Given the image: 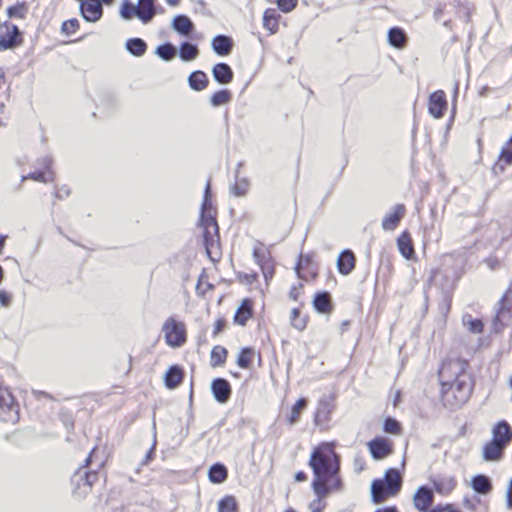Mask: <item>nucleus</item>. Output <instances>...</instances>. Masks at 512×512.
I'll return each instance as SVG.
<instances>
[{"label":"nucleus","instance_id":"35","mask_svg":"<svg viewBox=\"0 0 512 512\" xmlns=\"http://www.w3.org/2000/svg\"><path fill=\"white\" fill-rule=\"evenodd\" d=\"M208 477L210 482L214 484H221L227 479L228 470L223 464H213L209 469Z\"/></svg>","mask_w":512,"mask_h":512},{"label":"nucleus","instance_id":"57","mask_svg":"<svg viewBox=\"0 0 512 512\" xmlns=\"http://www.w3.org/2000/svg\"><path fill=\"white\" fill-rule=\"evenodd\" d=\"M486 264L491 268V269H496L498 267H500V261L498 258L496 257H490V258H487L485 260Z\"/></svg>","mask_w":512,"mask_h":512},{"label":"nucleus","instance_id":"61","mask_svg":"<svg viewBox=\"0 0 512 512\" xmlns=\"http://www.w3.org/2000/svg\"><path fill=\"white\" fill-rule=\"evenodd\" d=\"M6 238V236L0 235V254L3 252Z\"/></svg>","mask_w":512,"mask_h":512},{"label":"nucleus","instance_id":"18","mask_svg":"<svg viewBox=\"0 0 512 512\" xmlns=\"http://www.w3.org/2000/svg\"><path fill=\"white\" fill-rule=\"evenodd\" d=\"M406 207L404 204H396L390 213L384 216L381 226L386 231L395 230L405 216Z\"/></svg>","mask_w":512,"mask_h":512},{"label":"nucleus","instance_id":"17","mask_svg":"<svg viewBox=\"0 0 512 512\" xmlns=\"http://www.w3.org/2000/svg\"><path fill=\"white\" fill-rule=\"evenodd\" d=\"M80 11L82 17L89 22L98 21L103 14V8L99 0H82Z\"/></svg>","mask_w":512,"mask_h":512},{"label":"nucleus","instance_id":"39","mask_svg":"<svg viewBox=\"0 0 512 512\" xmlns=\"http://www.w3.org/2000/svg\"><path fill=\"white\" fill-rule=\"evenodd\" d=\"M179 54L183 61H192L197 58L199 50L196 45L184 42L180 46Z\"/></svg>","mask_w":512,"mask_h":512},{"label":"nucleus","instance_id":"52","mask_svg":"<svg viewBox=\"0 0 512 512\" xmlns=\"http://www.w3.org/2000/svg\"><path fill=\"white\" fill-rule=\"evenodd\" d=\"M304 292V285L302 283H297L291 286L288 292V296L294 302H298L300 297Z\"/></svg>","mask_w":512,"mask_h":512},{"label":"nucleus","instance_id":"51","mask_svg":"<svg viewBox=\"0 0 512 512\" xmlns=\"http://www.w3.org/2000/svg\"><path fill=\"white\" fill-rule=\"evenodd\" d=\"M237 280L242 284L252 285L258 281V273L256 271L239 272Z\"/></svg>","mask_w":512,"mask_h":512},{"label":"nucleus","instance_id":"33","mask_svg":"<svg viewBox=\"0 0 512 512\" xmlns=\"http://www.w3.org/2000/svg\"><path fill=\"white\" fill-rule=\"evenodd\" d=\"M188 83L191 89L202 91L208 87L209 79L205 72L198 70L189 75Z\"/></svg>","mask_w":512,"mask_h":512},{"label":"nucleus","instance_id":"4","mask_svg":"<svg viewBox=\"0 0 512 512\" xmlns=\"http://www.w3.org/2000/svg\"><path fill=\"white\" fill-rule=\"evenodd\" d=\"M511 444L512 426L507 420H499L491 427V438L482 446V458L487 462H499Z\"/></svg>","mask_w":512,"mask_h":512},{"label":"nucleus","instance_id":"54","mask_svg":"<svg viewBox=\"0 0 512 512\" xmlns=\"http://www.w3.org/2000/svg\"><path fill=\"white\" fill-rule=\"evenodd\" d=\"M11 294L5 290H0V304L3 307H8L11 304Z\"/></svg>","mask_w":512,"mask_h":512},{"label":"nucleus","instance_id":"23","mask_svg":"<svg viewBox=\"0 0 512 512\" xmlns=\"http://www.w3.org/2000/svg\"><path fill=\"white\" fill-rule=\"evenodd\" d=\"M281 15L275 8H267L263 13V27L272 35L279 31Z\"/></svg>","mask_w":512,"mask_h":512},{"label":"nucleus","instance_id":"11","mask_svg":"<svg viewBox=\"0 0 512 512\" xmlns=\"http://www.w3.org/2000/svg\"><path fill=\"white\" fill-rule=\"evenodd\" d=\"M5 31L0 33V51H5L23 44L24 39L17 25L5 21L1 25Z\"/></svg>","mask_w":512,"mask_h":512},{"label":"nucleus","instance_id":"12","mask_svg":"<svg viewBox=\"0 0 512 512\" xmlns=\"http://www.w3.org/2000/svg\"><path fill=\"white\" fill-rule=\"evenodd\" d=\"M255 316V301L250 297L243 298L234 315L233 323L240 327H245Z\"/></svg>","mask_w":512,"mask_h":512},{"label":"nucleus","instance_id":"10","mask_svg":"<svg viewBox=\"0 0 512 512\" xmlns=\"http://www.w3.org/2000/svg\"><path fill=\"white\" fill-rule=\"evenodd\" d=\"M18 416V404L10 389L0 383V419L14 422Z\"/></svg>","mask_w":512,"mask_h":512},{"label":"nucleus","instance_id":"8","mask_svg":"<svg viewBox=\"0 0 512 512\" xmlns=\"http://www.w3.org/2000/svg\"><path fill=\"white\" fill-rule=\"evenodd\" d=\"M295 272L299 279L305 282H314L319 276V265L315 260V254L300 253L295 265Z\"/></svg>","mask_w":512,"mask_h":512},{"label":"nucleus","instance_id":"24","mask_svg":"<svg viewBox=\"0 0 512 512\" xmlns=\"http://www.w3.org/2000/svg\"><path fill=\"white\" fill-rule=\"evenodd\" d=\"M22 180H33L41 183H48L54 181V172L51 168L49 161L44 162V168L42 170H35L26 176L22 177Z\"/></svg>","mask_w":512,"mask_h":512},{"label":"nucleus","instance_id":"29","mask_svg":"<svg viewBox=\"0 0 512 512\" xmlns=\"http://www.w3.org/2000/svg\"><path fill=\"white\" fill-rule=\"evenodd\" d=\"M233 47L232 39L225 35H218L212 40V48L219 56H227Z\"/></svg>","mask_w":512,"mask_h":512},{"label":"nucleus","instance_id":"53","mask_svg":"<svg viewBox=\"0 0 512 512\" xmlns=\"http://www.w3.org/2000/svg\"><path fill=\"white\" fill-rule=\"evenodd\" d=\"M298 5V0H277V6L283 13L292 12Z\"/></svg>","mask_w":512,"mask_h":512},{"label":"nucleus","instance_id":"28","mask_svg":"<svg viewBox=\"0 0 512 512\" xmlns=\"http://www.w3.org/2000/svg\"><path fill=\"white\" fill-rule=\"evenodd\" d=\"M472 489L482 495L490 494L493 490V484L491 479L483 474H478L471 479Z\"/></svg>","mask_w":512,"mask_h":512},{"label":"nucleus","instance_id":"42","mask_svg":"<svg viewBox=\"0 0 512 512\" xmlns=\"http://www.w3.org/2000/svg\"><path fill=\"white\" fill-rule=\"evenodd\" d=\"M84 492H91L93 485L98 481V471H86L81 473Z\"/></svg>","mask_w":512,"mask_h":512},{"label":"nucleus","instance_id":"43","mask_svg":"<svg viewBox=\"0 0 512 512\" xmlns=\"http://www.w3.org/2000/svg\"><path fill=\"white\" fill-rule=\"evenodd\" d=\"M176 53V48L170 43L160 45L156 49V54L165 61L172 60Z\"/></svg>","mask_w":512,"mask_h":512},{"label":"nucleus","instance_id":"20","mask_svg":"<svg viewBox=\"0 0 512 512\" xmlns=\"http://www.w3.org/2000/svg\"><path fill=\"white\" fill-rule=\"evenodd\" d=\"M313 308L321 314H331L334 310L331 294L327 291L315 293L312 301Z\"/></svg>","mask_w":512,"mask_h":512},{"label":"nucleus","instance_id":"27","mask_svg":"<svg viewBox=\"0 0 512 512\" xmlns=\"http://www.w3.org/2000/svg\"><path fill=\"white\" fill-rule=\"evenodd\" d=\"M308 405V401L305 398L298 399L295 404L291 407L290 411L287 413L285 417V421L287 425L293 426L297 424L300 419L302 413L306 410Z\"/></svg>","mask_w":512,"mask_h":512},{"label":"nucleus","instance_id":"34","mask_svg":"<svg viewBox=\"0 0 512 512\" xmlns=\"http://www.w3.org/2000/svg\"><path fill=\"white\" fill-rule=\"evenodd\" d=\"M388 41L391 46L401 49L407 43V35L402 28L393 27L388 31Z\"/></svg>","mask_w":512,"mask_h":512},{"label":"nucleus","instance_id":"16","mask_svg":"<svg viewBox=\"0 0 512 512\" xmlns=\"http://www.w3.org/2000/svg\"><path fill=\"white\" fill-rule=\"evenodd\" d=\"M255 359L258 360L259 365L262 362L261 352L256 351L255 348L247 346L239 350L236 357V364L239 368L244 370H250L253 367Z\"/></svg>","mask_w":512,"mask_h":512},{"label":"nucleus","instance_id":"26","mask_svg":"<svg viewBox=\"0 0 512 512\" xmlns=\"http://www.w3.org/2000/svg\"><path fill=\"white\" fill-rule=\"evenodd\" d=\"M214 79L220 84H229L234 78L232 68L226 63H217L212 69Z\"/></svg>","mask_w":512,"mask_h":512},{"label":"nucleus","instance_id":"9","mask_svg":"<svg viewBox=\"0 0 512 512\" xmlns=\"http://www.w3.org/2000/svg\"><path fill=\"white\" fill-rule=\"evenodd\" d=\"M253 258L260 267L263 277L268 284L275 275V261L269 249L262 243L256 245L253 249Z\"/></svg>","mask_w":512,"mask_h":512},{"label":"nucleus","instance_id":"44","mask_svg":"<svg viewBox=\"0 0 512 512\" xmlns=\"http://www.w3.org/2000/svg\"><path fill=\"white\" fill-rule=\"evenodd\" d=\"M250 183L247 179H237L234 185L231 187V193L234 196L242 197L245 196L249 191Z\"/></svg>","mask_w":512,"mask_h":512},{"label":"nucleus","instance_id":"38","mask_svg":"<svg viewBox=\"0 0 512 512\" xmlns=\"http://www.w3.org/2000/svg\"><path fill=\"white\" fill-rule=\"evenodd\" d=\"M127 50L136 57H141L147 50V44L141 38H131L126 42Z\"/></svg>","mask_w":512,"mask_h":512},{"label":"nucleus","instance_id":"60","mask_svg":"<svg viewBox=\"0 0 512 512\" xmlns=\"http://www.w3.org/2000/svg\"><path fill=\"white\" fill-rule=\"evenodd\" d=\"M375 512H398L396 507H385L382 509H378Z\"/></svg>","mask_w":512,"mask_h":512},{"label":"nucleus","instance_id":"40","mask_svg":"<svg viewBox=\"0 0 512 512\" xmlns=\"http://www.w3.org/2000/svg\"><path fill=\"white\" fill-rule=\"evenodd\" d=\"M232 99V94L228 89H221L211 95L210 103L214 107L225 105Z\"/></svg>","mask_w":512,"mask_h":512},{"label":"nucleus","instance_id":"58","mask_svg":"<svg viewBox=\"0 0 512 512\" xmlns=\"http://www.w3.org/2000/svg\"><path fill=\"white\" fill-rule=\"evenodd\" d=\"M308 479V475L305 471H298L294 475L295 482H305Z\"/></svg>","mask_w":512,"mask_h":512},{"label":"nucleus","instance_id":"25","mask_svg":"<svg viewBox=\"0 0 512 512\" xmlns=\"http://www.w3.org/2000/svg\"><path fill=\"white\" fill-rule=\"evenodd\" d=\"M184 380V371L178 365L171 366L164 376V383L168 389H175L181 385Z\"/></svg>","mask_w":512,"mask_h":512},{"label":"nucleus","instance_id":"6","mask_svg":"<svg viewBox=\"0 0 512 512\" xmlns=\"http://www.w3.org/2000/svg\"><path fill=\"white\" fill-rule=\"evenodd\" d=\"M507 328H512V289L504 292L491 320V333L501 334Z\"/></svg>","mask_w":512,"mask_h":512},{"label":"nucleus","instance_id":"5","mask_svg":"<svg viewBox=\"0 0 512 512\" xmlns=\"http://www.w3.org/2000/svg\"><path fill=\"white\" fill-rule=\"evenodd\" d=\"M402 486V479L399 471L390 468L385 472L383 479H376L371 485L372 499L375 503H382L385 500L396 496Z\"/></svg>","mask_w":512,"mask_h":512},{"label":"nucleus","instance_id":"1","mask_svg":"<svg viewBox=\"0 0 512 512\" xmlns=\"http://www.w3.org/2000/svg\"><path fill=\"white\" fill-rule=\"evenodd\" d=\"M336 447L334 441H322L311 449L308 466L313 475L311 489L315 498L308 504L310 512H323L327 507L326 499L344 489L341 457Z\"/></svg>","mask_w":512,"mask_h":512},{"label":"nucleus","instance_id":"48","mask_svg":"<svg viewBox=\"0 0 512 512\" xmlns=\"http://www.w3.org/2000/svg\"><path fill=\"white\" fill-rule=\"evenodd\" d=\"M383 430L386 433L392 434V435H399L402 431L400 423L391 417H388L384 421Z\"/></svg>","mask_w":512,"mask_h":512},{"label":"nucleus","instance_id":"15","mask_svg":"<svg viewBox=\"0 0 512 512\" xmlns=\"http://www.w3.org/2000/svg\"><path fill=\"white\" fill-rule=\"evenodd\" d=\"M434 502V493L427 486H420L413 497V504L419 512H430Z\"/></svg>","mask_w":512,"mask_h":512},{"label":"nucleus","instance_id":"32","mask_svg":"<svg viewBox=\"0 0 512 512\" xmlns=\"http://www.w3.org/2000/svg\"><path fill=\"white\" fill-rule=\"evenodd\" d=\"M309 322V315L301 311L300 308H293L290 312V324L291 326L302 332L307 328Z\"/></svg>","mask_w":512,"mask_h":512},{"label":"nucleus","instance_id":"56","mask_svg":"<svg viewBox=\"0 0 512 512\" xmlns=\"http://www.w3.org/2000/svg\"><path fill=\"white\" fill-rule=\"evenodd\" d=\"M97 452V447H93L92 450L90 451L89 455L87 456V458L85 459L83 465H82V468H88L92 461H93V457L95 456Z\"/></svg>","mask_w":512,"mask_h":512},{"label":"nucleus","instance_id":"19","mask_svg":"<svg viewBox=\"0 0 512 512\" xmlns=\"http://www.w3.org/2000/svg\"><path fill=\"white\" fill-rule=\"evenodd\" d=\"M211 390L214 398L219 403H226L232 394V388L228 380L216 378L211 383Z\"/></svg>","mask_w":512,"mask_h":512},{"label":"nucleus","instance_id":"30","mask_svg":"<svg viewBox=\"0 0 512 512\" xmlns=\"http://www.w3.org/2000/svg\"><path fill=\"white\" fill-rule=\"evenodd\" d=\"M229 352L222 345H215L210 351V366L212 368L223 367L228 358Z\"/></svg>","mask_w":512,"mask_h":512},{"label":"nucleus","instance_id":"55","mask_svg":"<svg viewBox=\"0 0 512 512\" xmlns=\"http://www.w3.org/2000/svg\"><path fill=\"white\" fill-rule=\"evenodd\" d=\"M506 506L512 509V478L510 479L506 490Z\"/></svg>","mask_w":512,"mask_h":512},{"label":"nucleus","instance_id":"46","mask_svg":"<svg viewBox=\"0 0 512 512\" xmlns=\"http://www.w3.org/2000/svg\"><path fill=\"white\" fill-rule=\"evenodd\" d=\"M464 324L471 333L481 334L484 331L483 321L478 318H472L470 315H468V319L464 321Z\"/></svg>","mask_w":512,"mask_h":512},{"label":"nucleus","instance_id":"37","mask_svg":"<svg viewBox=\"0 0 512 512\" xmlns=\"http://www.w3.org/2000/svg\"><path fill=\"white\" fill-rule=\"evenodd\" d=\"M173 28L180 34L188 36L193 30V23L189 17L178 15L173 20Z\"/></svg>","mask_w":512,"mask_h":512},{"label":"nucleus","instance_id":"13","mask_svg":"<svg viewBox=\"0 0 512 512\" xmlns=\"http://www.w3.org/2000/svg\"><path fill=\"white\" fill-rule=\"evenodd\" d=\"M447 108V96L443 90H436L430 94L428 99V112L433 118H443Z\"/></svg>","mask_w":512,"mask_h":512},{"label":"nucleus","instance_id":"21","mask_svg":"<svg viewBox=\"0 0 512 512\" xmlns=\"http://www.w3.org/2000/svg\"><path fill=\"white\" fill-rule=\"evenodd\" d=\"M356 266V256L353 251L347 249L342 251L337 259V269L342 275H349Z\"/></svg>","mask_w":512,"mask_h":512},{"label":"nucleus","instance_id":"64","mask_svg":"<svg viewBox=\"0 0 512 512\" xmlns=\"http://www.w3.org/2000/svg\"><path fill=\"white\" fill-rule=\"evenodd\" d=\"M3 278H4V270H3L2 266L0 265V283L2 282Z\"/></svg>","mask_w":512,"mask_h":512},{"label":"nucleus","instance_id":"41","mask_svg":"<svg viewBox=\"0 0 512 512\" xmlns=\"http://www.w3.org/2000/svg\"><path fill=\"white\" fill-rule=\"evenodd\" d=\"M218 512H239L236 498L232 495L223 497L218 502Z\"/></svg>","mask_w":512,"mask_h":512},{"label":"nucleus","instance_id":"59","mask_svg":"<svg viewBox=\"0 0 512 512\" xmlns=\"http://www.w3.org/2000/svg\"><path fill=\"white\" fill-rule=\"evenodd\" d=\"M5 84H6L5 71L2 67H0V90L4 87Z\"/></svg>","mask_w":512,"mask_h":512},{"label":"nucleus","instance_id":"36","mask_svg":"<svg viewBox=\"0 0 512 512\" xmlns=\"http://www.w3.org/2000/svg\"><path fill=\"white\" fill-rule=\"evenodd\" d=\"M29 12V4L25 1L17 2L16 4L9 6L6 13L9 18L24 20L26 19Z\"/></svg>","mask_w":512,"mask_h":512},{"label":"nucleus","instance_id":"47","mask_svg":"<svg viewBox=\"0 0 512 512\" xmlns=\"http://www.w3.org/2000/svg\"><path fill=\"white\" fill-rule=\"evenodd\" d=\"M79 29L80 23L76 18L66 20L61 25V32L67 36L75 34Z\"/></svg>","mask_w":512,"mask_h":512},{"label":"nucleus","instance_id":"45","mask_svg":"<svg viewBox=\"0 0 512 512\" xmlns=\"http://www.w3.org/2000/svg\"><path fill=\"white\" fill-rule=\"evenodd\" d=\"M120 15L126 20L132 19L134 16L138 17L137 6L125 0L120 8Z\"/></svg>","mask_w":512,"mask_h":512},{"label":"nucleus","instance_id":"3","mask_svg":"<svg viewBox=\"0 0 512 512\" xmlns=\"http://www.w3.org/2000/svg\"><path fill=\"white\" fill-rule=\"evenodd\" d=\"M217 211L211 201L210 183L207 184L202 203L199 226L202 230L203 244L209 259L217 263L222 258Z\"/></svg>","mask_w":512,"mask_h":512},{"label":"nucleus","instance_id":"22","mask_svg":"<svg viewBox=\"0 0 512 512\" xmlns=\"http://www.w3.org/2000/svg\"><path fill=\"white\" fill-rule=\"evenodd\" d=\"M397 247L400 254L407 260L415 258V248L410 233L405 230L397 238Z\"/></svg>","mask_w":512,"mask_h":512},{"label":"nucleus","instance_id":"49","mask_svg":"<svg viewBox=\"0 0 512 512\" xmlns=\"http://www.w3.org/2000/svg\"><path fill=\"white\" fill-rule=\"evenodd\" d=\"M72 484L74 486L73 493L79 497L86 496L89 492H84L81 488L83 487L82 476L80 470H78L71 479Z\"/></svg>","mask_w":512,"mask_h":512},{"label":"nucleus","instance_id":"50","mask_svg":"<svg viewBox=\"0 0 512 512\" xmlns=\"http://www.w3.org/2000/svg\"><path fill=\"white\" fill-rule=\"evenodd\" d=\"M228 326V322L225 317L219 316L213 323L212 326V337L217 338L221 333H223Z\"/></svg>","mask_w":512,"mask_h":512},{"label":"nucleus","instance_id":"7","mask_svg":"<svg viewBox=\"0 0 512 512\" xmlns=\"http://www.w3.org/2000/svg\"><path fill=\"white\" fill-rule=\"evenodd\" d=\"M166 344L171 348H178L187 342V329L184 322L175 317H168L162 327Z\"/></svg>","mask_w":512,"mask_h":512},{"label":"nucleus","instance_id":"62","mask_svg":"<svg viewBox=\"0 0 512 512\" xmlns=\"http://www.w3.org/2000/svg\"><path fill=\"white\" fill-rule=\"evenodd\" d=\"M444 510H445V511H447V512H462V511H461V510H459V509H454V508L452 507V505H449V504L445 506Z\"/></svg>","mask_w":512,"mask_h":512},{"label":"nucleus","instance_id":"2","mask_svg":"<svg viewBox=\"0 0 512 512\" xmlns=\"http://www.w3.org/2000/svg\"><path fill=\"white\" fill-rule=\"evenodd\" d=\"M439 402L449 411L462 408L470 400L475 378L469 360L462 357L445 359L438 370Z\"/></svg>","mask_w":512,"mask_h":512},{"label":"nucleus","instance_id":"14","mask_svg":"<svg viewBox=\"0 0 512 512\" xmlns=\"http://www.w3.org/2000/svg\"><path fill=\"white\" fill-rule=\"evenodd\" d=\"M367 447L371 456L374 459H384L392 454L393 443L391 440L385 437H375L367 443Z\"/></svg>","mask_w":512,"mask_h":512},{"label":"nucleus","instance_id":"63","mask_svg":"<svg viewBox=\"0 0 512 512\" xmlns=\"http://www.w3.org/2000/svg\"><path fill=\"white\" fill-rule=\"evenodd\" d=\"M167 4L170 6H177L180 3V0H165Z\"/></svg>","mask_w":512,"mask_h":512},{"label":"nucleus","instance_id":"31","mask_svg":"<svg viewBox=\"0 0 512 512\" xmlns=\"http://www.w3.org/2000/svg\"><path fill=\"white\" fill-rule=\"evenodd\" d=\"M155 0H139L137 5L138 18L148 23L155 15Z\"/></svg>","mask_w":512,"mask_h":512}]
</instances>
